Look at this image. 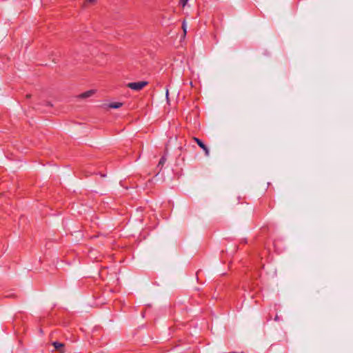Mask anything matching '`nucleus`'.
<instances>
[{
  "instance_id": "nucleus-1",
  "label": "nucleus",
  "mask_w": 353,
  "mask_h": 353,
  "mask_svg": "<svg viewBox=\"0 0 353 353\" xmlns=\"http://www.w3.org/2000/svg\"><path fill=\"white\" fill-rule=\"evenodd\" d=\"M148 81H138V82H132L128 83L127 86L128 88L134 90H142L145 85H148Z\"/></svg>"
},
{
  "instance_id": "nucleus-6",
  "label": "nucleus",
  "mask_w": 353,
  "mask_h": 353,
  "mask_svg": "<svg viewBox=\"0 0 353 353\" xmlns=\"http://www.w3.org/2000/svg\"><path fill=\"white\" fill-rule=\"evenodd\" d=\"M166 157H162L159 162V164L157 165L158 168H160V170H161V168H163V165L165 164V161H166Z\"/></svg>"
},
{
  "instance_id": "nucleus-2",
  "label": "nucleus",
  "mask_w": 353,
  "mask_h": 353,
  "mask_svg": "<svg viewBox=\"0 0 353 353\" xmlns=\"http://www.w3.org/2000/svg\"><path fill=\"white\" fill-rule=\"evenodd\" d=\"M193 140L198 144V145L202 148L203 150V151L205 152V156L208 157L210 155V151H209V149L203 143V141L196 138V137H193Z\"/></svg>"
},
{
  "instance_id": "nucleus-7",
  "label": "nucleus",
  "mask_w": 353,
  "mask_h": 353,
  "mask_svg": "<svg viewBox=\"0 0 353 353\" xmlns=\"http://www.w3.org/2000/svg\"><path fill=\"white\" fill-rule=\"evenodd\" d=\"M182 28L183 30V34H184V36H185V34L187 33V26H186L185 21L183 22Z\"/></svg>"
},
{
  "instance_id": "nucleus-4",
  "label": "nucleus",
  "mask_w": 353,
  "mask_h": 353,
  "mask_svg": "<svg viewBox=\"0 0 353 353\" xmlns=\"http://www.w3.org/2000/svg\"><path fill=\"white\" fill-rule=\"evenodd\" d=\"M52 345L54 347V350L59 352L60 353H64V344L58 341H54L52 343Z\"/></svg>"
},
{
  "instance_id": "nucleus-3",
  "label": "nucleus",
  "mask_w": 353,
  "mask_h": 353,
  "mask_svg": "<svg viewBox=\"0 0 353 353\" xmlns=\"http://www.w3.org/2000/svg\"><path fill=\"white\" fill-rule=\"evenodd\" d=\"M96 93L95 90H90L77 96L79 99H87L92 97Z\"/></svg>"
},
{
  "instance_id": "nucleus-9",
  "label": "nucleus",
  "mask_w": 353,
  "mask_h": 353,
  "mask_svg": "<svg viewBox=\"0 0 353 353\" xmlns=\"http://www.w3.org/2000/svg\"><path fill=\"white\" fill-rule=\"evenodd\" d=\"M88 1L89 2H90V3H92V2H94L95 0H88Z\"/></svg>"
},
{
  "instance_id": "nucleus-5",
  "label": "nucleus",
  "mask_w": 353,
  "mask_h": 353,
  "mask_svg": "<svg viewBox=\"0 0 353 353\" xmlns=\"http://www.w3.org/2000/svg\"><path fill=\"white\" fill-rule=\"evenodd\" d=\"M122 105H123V103L121 102H113V103H110L108 105V107L110 108L117 109V108H121Z\"/></svg>"
},
{
  "instance_id": "nucleus-8",
  "label": "nucleus",
  "mask_w": 353,
  "mask_h": 353,
  "mask_svg": "<svg viewBox=\"0 0 353 353\" xmlns=\"http://www.w3.org/2000/svg\"><path fill=\"white\" fill-rule=\"evenodd\" d=\"M188 1V0H180V3L183 6V7H184L186 5Z\"/></svg>"
},
{
  "instance_id": "nucleus-11",
  "label": "nucleus",
  "mask_w": 353,
  "mask_h": 353,
  "mask_svg": "<svg viewBox=\"0 0 353 353\" xmlns=\"http://www.w3.org/2000/svg\"><path fill=\"white\" fill-rule=\"evenodd\" d=\"M275 320H276V321H277V320H278V316H276V317H275Z\"/></svg>"
},
{
  "instance_id": "nucleus-10",
  "label": "nucleus",
  "mask_w": 353,
  "mask_h": 353,
  "mask_svg": "<svg viewBox=\"0 0 353 353\" xmlns=\"http://www.w3.org/2000/svg\"><path fill=\"white\" fill-rule=\"evenodd\" d=\"M166 97H168V90H166Z\"/></svg>"
}]
</instances>
